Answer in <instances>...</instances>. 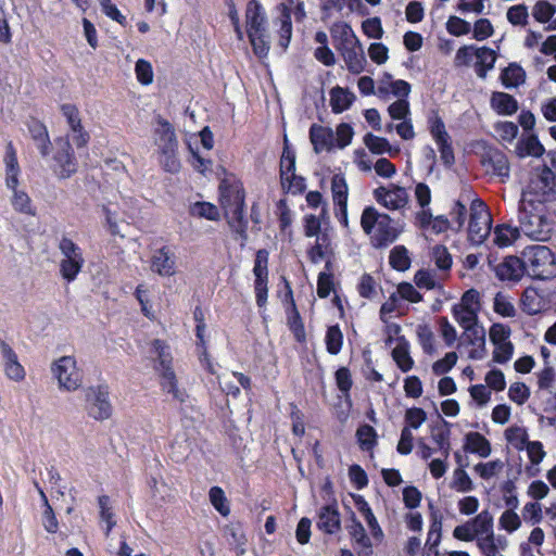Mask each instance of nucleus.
<instances>
[{
  "label": "nucleus",
  "mask_w": 556,
  "mask_h": 556,
  "mask_svg": "<svg viewBox=\"0 0 556 556\" xmlns=\"http://www.w3.org/2000/svg\"><path fill=\"white\" fill-rule=\"evenodd\" d=\"M220 205L229 227L242 240V244L248 239V219L244 216V189L240 182L223 181L219 187Z\"/></svg>",
  "instance_id": "1"
},
{
  "label": "nucleus",
  "mask_w": 556,
  "mask_h": 556,
  "mask_svg": "<svg viewBox=\"0 0 556 556\" xmlns=\"http://www.w3.org/2000/svg\"><path fill=\"white\" fill-rule=\"evenodd\" d=\"M363 231L375 248H386L393 243L402 229L388 214L380 213L374 206H366L361 216Z\"/></svg>",
  "instance_id": "2"
},
{
  "label": "nucleus",
  "mask_w": 556,
  "mask_h": 556,
  "mask_svg": "<svg viewBox=\"0 0 556 556\" xmlns=\"http://www.w3.org/2000/svg\"><path fill=\"white\" fill-rule=\"evenodd\" d=\"M150 353L155 355L154 369L160 375L162 390L177 402H185L187 394L178 388L176 374L173 369V355L169 345L160 339L151 342Z\"/></svg>",
  "instance_id": "3"
},
{
  "label": "nucleus",
  "mask_w": 556,
  "mask_h": 556,
  "mask_svg": "<svg viewBox=\"0 0 556 556\" xmlns=\"http://www.w3.org/2000/svg\"><path fill=\"white\" fill-rule=\"evenodd\" d=\"M526 271L533 278L549 279L556 277V257L545 245H532L522 252Z\"/></svg>",
  "instance_id": "4"
},
{
  "label": "nucleus",
  "mask_w": 556,
  "mask_h": 556,
  "mask_svg": "<svg viewBox=\"0 0 556 556\" xmlns=\"http://www.w3.org/2000/svg\"><path fill=\"white\" fill-rule=\"evenodd\" d=\"M51 372L58 380L59 389L76 391L83 384V372L72 355L61 356L51 364Z\"/></svg>",
  "instance_id": "5"
},
{
  "label": "nucleus",
  "mask_w": 556,
  "mask_h": 556,
  "mask_svg": "<svg viewBox=\"0 0 556 556\" xmlns=\"http://www.w3.org/2000/svg\"><path fill=\"white\" fill-rule=\"evenodd\" d=\"M61 252L60 275L68 283L73 282L85 264L81 249L70 238L63 237L59 242Z\"/></svg>",
  "instance_id": "6"
},
{
  "label": "nucleus",
  "mask_w": 556,
  "mask_h": 556,
  "mask_svg": "<svg viewBox=\"0 0 556 556\" xmlns=\"http://www.w3.org/2000/svg\"><path fill=\"white\" fill-rule=\"evenodd\" d=\"M522 194H527V198L539 203L554 200L556 198V176L554 172L547 166L539 168Z\"/></svg>",
  "instance_id": "7"
},
{
  "label": "nucleus",
  "mask_w": 556,
  "mask_h": 556,
  "mask_svg": "<svg viewBox=\"0 0 556 556\" xmlns=\"http://www.w3.org/2000/svg\"><path fill=\"white\" fill-rule=\"evenodd\" d=\"M340 50L349 72L359 74L365 70L366 56L363 47L349 25L343 26Z\"/></svg>",
  "instance_id": "8"
},
{
  "label": "nucleus",
  "mask_w": 556,
  "mask_h": 556,
  "mask_svg": "<svg viewBox=\"0 0 556 556\" xmlns=\"http://www.w3.org/2000/svg\"><path fill=\"white\" fill-rule=\"evenodd\" d=\"M521 305L529 315L555 309L556 289L529 287L522 293Z\"/></svg>",
  "instance_id": "9"
},
{
  "label": "nucleus",
  "mask_w": 556,
  "mask_h": 556,
  "mask_svg": "<svg viewBox=\"0 0 556 556\" xmlns=\"http://www.w3.org/2000/svg\"><path fill=\"white\" fill-rule=\"evenodd\" d=\"M480 311L479 292L475 289L467 290L460 301L452 306V315L455 321L463 328L478 326V313Z\"/></svg>",
  "instance_id": "10"
},
{
  "label": "nucleus",
  "mask_w": 556,
  "mask_h": 556,
  "mask_svg": "<svg viewBox=\"0 0 556 556\" xmlns=\"http://www.w3.org/2000/svg\"><path fill=\"white\" fill-rule=\"evenodd\" d=\"M470 220L468 227V239L475 245L483 243L491 231V215L485 204L475 199L470 205Z\"/></svg>",
  "instance_id": "11"
},
{
  "label": "nucleus",
  "mask_w": 556,
  "mask_h": 556,
  "mask_svg": "<svg viewBox=\"0 0 556 556\" xmlns=\"http://www.w3.org/2000/svg\"><path fill=\"white\" fill-rule=\"evenodd\" d=\"M106 386L89 387L85 390L86 409L96 420H105L112 415V405Z\"/></svg>",
  "instance_id": "12"
},
{
  "label": "nucleus",
  "mask_w": 556,
  "mask_h": 556,
  "mask_svg": "<svg viewBox=\"0 0 556 556\" xmlns=\"http://www.w3.org/2000/svg\"><path fill=\"white\" fill-rule=\"evenodd\" d=\"M534 200L527 198V194H522L519 203L518 220L520 224V230L526 236L540 240L542 230L543 218L540 213L534 212Z\"/></svg>",
  "instance_id": "13"
},
{
  "label": "nucleus",
  "mask_w": 556,
  "mask_h": 556,
  "mask_svg": "<svg viewBox=\"0 0 556 556\" xmlns=\"http://www.w3.org/2000/svg\"><path fill=\"white\" fill-rule=\"evenodd\" d=\"M372 195L378 204L390 211L404 208L408 203L406 189L394 184L376 188Z\"/></svg>",
  "instance_id": "14"
},
{
  "label": "nucleus",
  "mask_w": 556,
  "mask_h": 556,
  "mask_svg": "<svg viewBox=\"0 0 556 556\" xmlns=\"http://www.w3.org/2000/svg\"><path fill=\"white\" fill-rule=\"evenodd\" d=\"M58 151L54 154V173L60 178L71 177L77 169L76 160L73 153V149L67 138H59L55 140Z\"/></svg>",
  "instance_id": "15"
},
{
  "label": "nucleus",
  "mask_w": 556,
  "mask_h": 556,
  "mask_svg": "<svg viewBox=\"0 0 556 556\" xmlns=\"http://www.w3.org/2000/svg\"><path fill=\"white\" fill-rule=\"evenodd\" d=\"M331 197L336 217L342 226L348 227L349 186L344 176L341 174H336L331 178Z\"/></svg>",
  "instance_id": "16"
},
{
  "label": "nucleus",
  "mask_w": 556,
  "mask_h": 556,
  "mask_svg": "<svg viewBox=\"0 0 556 556\" xmlns=\"http://www.w3.org/2000/svg\"><path fill=\"white\" fill-rule=\"evenodd\" d=\"M460 346L468 349V357L482 359L485 355V330L481 325L463 329Z\"/></svg>",
  "instance_id": "17"
},
{
  "label": "nucleus",
  "mask_w": 556,
  "mask_h": 556,
  "mask_svg": "<svg viewBox=\"0 0 556 556\" xmlns=\"http://www.w3.org/2000/svg\"><path fill=\"white\" fill-rule=\"evenodd\" d=\"M280 177L282 186L286 187L288 185V189L293 193L303 190L304 180L295 175V155L287 148L280 160Z\"/></svg>",
  "instance_id": "18"
},
{
  "label": "nucleus",
  "mask_w": 556,
  "mask_h": 556,
  "mask_svg": "<svg viewBox=\"0 0 556 556\" xmlns=\"http://www.w3.org/2000/svg\"><path fill=\"white\" fill-rule=\"evenodd\" d=\"M150 268L162 277L174 276L177 269L175 253L168 247H162L153 251Z\"/></svg>",
  "instance_id": "19"
},
{
  "label": "nucleus",
  "mask_w": 556,
  "mask_h": 556,
  "mask_svg": "<svg viewBox=\"0 0 556 556\" xmlns=\"http://www.w3.org/2000/svg\"><path fill=\"white\" fill-rule=\"evenodd\" d=\"M61 112L66 118L67 125L72 132V140L77 148H81L87 144L89 135L84 130L78 109L74 104L61 105Z\"/></svg>",
  "instance_id": "20"
},
{
  "label": "nucleus",
  "mask_w": 556,
  "mask_h": 556,
  "mask_svg": "<svg viewBox=\"0 0 556 556\" xmlns=\"http://www.w3.org/2000/svg\"><path fill=\"white\" fill-rule=\"evenodd\" d=\"M481 163L488 173L506 179L509 177V163L507 156L500 150L489 148L482 154Z\"/></svg>",
  "instance_id": "21"
},
{
  "label": "nucleus",
  "mask_w": 556,
  "mask_h": 556,
  "mask_svg": "<svg viewBox=\"0 0 556 556\" xmlns=\"http://www.w3.org/2000/svg\"><path fill=\"white\" fill-rule=\"evenodd\" d=\"M155 134V144L157 147L159 153L177 151L178 150V140L176 137L175 129L173 125L166 119L159 117L157 126L154 130Z\"/></svg>",
  "instance_id": "22"
},
{
  "label": "nucleus",
  "mask_w": 556,
  "mask_h": 556,
  "mask_svg": "<svg viewBox=\"0 0 556 556\" xmlns=\"http://www.w3.org/2000/svg\"><path fill=\"white\" fill-rule=\"evenodd\" d=\"M526 273L523 257L507 256L495 267V275L502 281L518 282Z\"/></svg>",
  "instance_id": "23"
},
{
  "label": "nucleus",
  "mask_w": 556,
  "mask_h": 556,
  "mask_svg": "<svg viewBox=\"0 0 556 556\" xmlns=\"http://www.w3.org/2000/svg\"><path fill=\"white\" fill-rule=\"evenodd\" d=\"M0 353L4 362V375L10 380L16 382L24 380L26 376L25 369L20 364L16 353L4 341H0Z\"/></svg>",
  "instance_id": "24"
},
{
  "label": "nucleus",
  "mask_w": 556,
  "mask_h": 556,
  "mask_svg": "<svg viewBox=\"0 0 556 556\" xmlns=\"http://www.w3.org/2000/svg\"><path fill=\"white\" fill-rule=\"evenodd\" d=\"M309 140L316 153L330 151L334 147V131L318 124H313L309 128Z\"/></svg>",
  "instance_id": "25"
},
{
  "label": "nucleus",
  "mask_w": 556,
  "mask_h": 556,
  "mask_svg": "<svg viewBox=\"0 0 556 556\" xmlns=\"http://www.w3.org/2000/svg\"><path fill=\"white\" fill-rule=\"evenodd\" d=\"M4 163V184L8 190L15 189L20 185L21 168L18 165L16 152L12 144H8Z\"/></svg>",
  "instance_id": "26"
},
{
  "label": "nucleus",
  "mask_w": 556,
  "mask_h": 556,
  "mask_svg": "<svg viewBox=\"0 0 556 556\" xmlns=\"http://www.w3.org/2000/svg\"><path fill=\"white\" fill-rule=\"evenodd\" d=\"M311 262L317 264L321 261H326V269L330 270V255L332 254V248L330 239L327 233H320L316 237L315 244L307 252Z\"/></svg>",
  "instance_id": "27"
},
{
  "label": "nucleus",
  "mask_w": 556,
  "mask_h": 556,
  "mask_svg": "<svg viewBox=\"0 0 556 556\" xmlns=\"http://www.w3.org/2000/svg\"><path fill=\"white\" fill-rule=\"evenodd\" d=\"M247 31L254 33V31H263L266 29V15L265 12L256 0L249 1L247 5Z\"/></svg>",
  "instance_id": "28"
},
{
  "label": "nucleus",
  "mask_w": 556,
  "mask_h": 556,
  "mask_svg": "<svg viewBox=\"0 0 556 556\" xmlns=\"http://www.w3.org/2000/svg\"><path fill=\"white\" fill-rule=\"evenodd\" d=\"M317 527L328 534H333L340 529V514L336 505H326L320 508Z\"/></svg>",
  "instance_id": "29"
},
{
  "label": "nucleus",
  "mask_w": 556,
  "mask_h": 556,
  "mask_svg": "<svg viewBox=\"0 0 556 556\" xmlns=\"http://www.w3.org/2000/svg\"><path fill=\"white\" fill-rule=\"evenodd\" d=\"M28 131L40 154L42 156L49 155L51 141L47 127L41 122L31 119L28 123Z\"/></svg>",
  "instance_id": "30"
},
{
  "label": "nucleus",
  "mask_w": 556,
  "mask_h": 556,
  "mask_svg": "<svg viewBox=\"0 0 556 556\" xmlns=\"http://www.w3.org/2000/svg\"><path fill=\"white\" fill-rule=\"evenodd\" d=\"M225 538L237 556H243L247 552L248 539L240 523H232L225 528Z\"/></svg>",
  "instance_id": "31"
},
{
  "label": "nucleus",
  "mask_w": 556,
  "mask_h": 556,
  "mask_svg": "<svg viewBox=\"0 0 556 556\" xmlns=\"http://www.w3.org/2000/svg\"><path fill=\"white\" fill-rule=\"evenodd\" d=\"M464 450L482 458L489 457L492 452L490 441L479 432H468L465 435Z\"/></svg>",
  "instance_id": "32"
},
{
  "label": "nucleus",
  "mask_w": 556,
  "mask_h": 556,
  "mask_svg": "<svg viewBox=\"0 0 556 556\" xmlns=\"http://www.w3.org/2000/svg\"><path fill=\"white\" fill-rule=\"evenodd\" d=\"M491 108L500 115L510 116L518 111L517 100L501 91H494L490 99Z\"/></svg>",
  "instance_id": "33"
},
{
  "label": "nucleus",
  "mask_w": 556,
  "mask_h": 556,
  "mask_svg": "<svg viewBox=\"0 0 556 556\" xmlns=\"http://www.w3.org/2000/svg\"><path fill=\"white\" fill-rule=\"evenodd\" d=\"M10 204L12 208L23 215L27 216H35L36 215V207L33 204V201L28 193L16 187L15 189H10Z\"/></svg>",
  "instance_id": "34"
},
{
  "label": "nucleus",
  "mask_w": 556,
  "mask_h": 556,
  "mask_svg": "<svg viewBox=\"0 0 556 556\" xmlns=\"http://www.w3.org/2000/svg\"><path fill=\"white\" fill-rule=\"evenodd\" d=\"M395 341L396 344L392 350V358L403 372H407L414 366V359L409 353V343L404 337H399Z\"/></svg>",
  "instance_id": "35"
},
{
  "label": "nucleus",
  "mask_w": 556,
  "mask_h": 556,
  "mask_svg": "<svg viewBox=\"0 0 556 556\" xmlns=\"http://www.w3.org/2000/svg\"><path fill=\"white\" fill-rule=\"evenodd\" d=\"M545 149L535 135H528L518 140L516 144V154L520 157L533 156L540 157Z\"/></svg>",
  "instance_id": "36"
},
{
  "label": "nucleus",
  "mask_w": 556,
  "mask_h": 556,
  "mask_svg": "<svg viewBox=\"0 0 556 556\" xmlns=\"http://www.w3.org/2000/svg\"><path fill=\"white\" fill-rule=\"evenodd\" d=\"M450 426V422L443 420L441 425L431 427V439L445 458H448L451 451Z\"/></svg>",
  "instance_id": "37"
},
{
  "label": "nucleus",
  "mask_w": 556,
  "mask_h": 556,
  "mask_svg": "<svg viewBox=\"0 0 556 556\" xmlns=\"http://www.w3.org/2000/svg\"><path fill=\"white\" fill-rule=\"evenodd\" d=\"M354 100V93L348 89L337 86L330 90V106L336 114H340L350 109Z\"/></svg>",
  "instance_id": "38"
},
{
  "label": "nucleus",
  "mask_w": 556,
  "mask_h": 556,
  "mask_svg": "<svg viewBox=\"0 0 556 556\" xmlns=\"http://www.w3.org/2000/svg\"><path fill=\"white\" fill-rule=\"evenodd\" d=\"M496 62V53L493 49L488 47L478 48V53L475 63V70L478 77L484 79L489 71L494 67Z\"/></svg>",
  "instance_id": "39"
},
{
  "label": "nucleus",
  "mask_w": 556,
  "mask_h": 556,
  "mask_svg": "<svg viewBox=\"0 0 556 556\" xmlns=\"http://www.w3.org/2000/svg\"><path fill=\"white\" fill-rule=\"evenodd\" d=\"M431 262L440 271L441 277L445 278L452 267L453 258L446 247L438 244L431 250Z\"/></svg>",
  "instance_id": "40"
},
{
  "label": "nucleus",
  "mask_w": 556,
  "mask_h": 556,
  "mask_svg": "<svg viewBox=\"0 0 556 556\" xmlns=\"http://www.w3.org/2000/svg\"><path fill=\"white\" fill-rule=\"evenodd\" d=\"M470 526L476 539L492 534L494 532L493 516L489 510H482L475 518L470 519Z\"/></svg>",
  "instance_id": "41"
},
{
  "label": "nucleus",
  "mask_w": 556,
  "mask_h": 556,
  "mask_svg": "<svg viewBox=\"0 0 556 556\" xmlns=\"http://www.w3.org/2000/svg\"><path fill=\"white\" fill-rule=\"evenodd\" d=\"M364 144L369 149L371 153L379 155L384 153L395 155L400 151L399 148L392 149L390 142L386 138L375 136L370 132L364 136Z\"/></svg>",
  "instance_id": "42"
},
{
  "label": "nucleus",
  "mask_w": 556,
  "mask_h": 556,
  "mask_svg": "<svg viewBox=\"0 0 556 556\" xmlns=\"http://www.w3.org/2000/svg\"><path fill=\"white\" fill-rule=\"evenodd\" d=\"M350 535L355 543L356 547L359 549H364V555L368 556L371 554V541L369 536L366 534L365 528L363 525L353 520L352 525L349 528Z\"/></svg>",
  "instance_id": "43"
},
{
  "label": "nucleus",
  "mask_w": 556,
  "mask_h": 556,
  "mask_svg": "<svg viewBox=\"0 0 556 556\" xmlns=\"http://www.w3.org/2000/svg\"><path fill=\"white\" fill-rule=\"evenodd\" d=\"M526 73L521 66L516 63L509 64L506 68L503 70L501 74L502 84L506 88L518 87L519 85L525 83Z\"/></svg>",
  "instance_id": "44"
},
{
  "label": "nucleus",
  "mask_w": 556,
  "mask_h": 556,
  "mask_svg": "<svg viewBox=\"0 0 556 556\" xmlns=\"http://www.w3.org/2000/svg\"><path fill=\"white\" fill-rule=\"evenodd\" d=\"M519 237V229L508 225H501L494 229L493 242L500 248L513 244Z\"/></svg>",
  "instance_id": "45"
},
{
  "label": "nucleus",
  "mask_w": 556,
  "mask_h": 556,
  "mask_svg": "<svg viewBox=\"0 0 556 556\" xmlns=\"http://www.w3.org/2000/svg\"><path fill=\"white\" fill-rule=\"evenodd\" d=\"M98 504L100 508V519L105 523V535L109 536L110 532L116 525V521L114 519L113 506L108 495L99 496Z\"/></svg>",
  "instance_id": "46"
},
{
  "label": "nucleus",
  "mask_w": 556,
  "mask_h": 556,
  "mask_svg": "<svg viewBox=\"0 0 556 556\" xmlns=\"http://www.w3.org/2000/svg\"><path fill=\"white\" fill-rule=\"evenodd\" d=\"M466 465H460L453 471L451 488L457 492L467 493L473 490V482L465 470Z\"/></svg>",
  "instance_id": "47"
},
{
  "label": "nucleus",
  "mask_w": 556,
  "mask_h": 556,
  "mask_svg": "<svg viewBox=\"0 0 556 556\" xmlns=\"http://www.w3.org/2000/svg\"><path fill=\"white\" fill-rule=\"evenodd\" d=\"M248 36L254 53L258 58L267 56L270 48L267 30L249 33Z\"/></svg>",
  "instance_id": "48"
},
{
  "label": "nucleus",
  "mask_w": 556,
  "mask_h": 556,
  "mask_svg": "<svg viewBox=\"0 0 556 556\" xmlns=\"http://www.w3.org/2000/svg\"><path fill=\"white\" fill-rule=\"evenodd\" d=\"M443 278L441 274L437 275L431 270L420 269L415 274V283L418 288L433 290L441 286Z\"/></svg>",
  "instance_id": "49"
},
{
  "label": "nucleus",
  "mask_w": 556,
  "mask_h": 556,
  "mask_svg": "<svg viewBox=\"0 0 556 556\" xmlns=\"http://www.w3.org/2000/svg\"><path fill=\"white\" fill-rule=\"evenodd\" d=\"M210 502L213 507L224 517L230 514L229 502L225 492L219 486H212L208 492Z\"/></svg>",
  "instance_id": "50"
},
{
  "label": "nucleus",
  "mask_w": 556,
  "mask_h": 556,
  "mask_svg": "<svg viewBox=\"0 0 556 556\" xmlns=\"http://www.w3.org/2000/svg\"><path fill=\"white\" fill-rule=\"evenodd\" d=\"M325 342L329 354L337 355L340 353L343 344V334L338 325L328 328Z\"/></svg>",
  "instance_id": "51"
},
{
  "label": "nucleus",
  "mask_w": 556,
  "mask_h": 556,
  "mask_svg": "<svg viewBox=\"0 0 556 556\" xmlns=\"http://www.w3.org/2000/svg\"><path fill=\"white\" fill-rule=\"evenodd\" d=\"M356 438L363 451H370L377 444V432L369 425H362L356 431Z\"/></svg>",
  "instance_id": "52"
},
{
  "label": "nucleus",
  "mask_w": 556,
  "mask_h": 556,
  "mask_svg": "<svg viewBox=\"0 0 556 556\" xmlns=\"http://www.w3.org/2000/svg\"><path fill=\"white\" fill-rule=\"evenodd\" d=\"M505 438L516 450L522 451L528 444V433L523 427L513 426L505 430Z\"/></svg>",
  "instance_id": "53"
},
{
  "label": "nucleus",
  "mask_w": 556,
  "mask_h": 556,
  "mask_svg": "<svg viewBox=\"0 0 556 556\" xmlns=\"http://www.w3.org/2000/svg\"><path fill=\"white\" fill-rule=\"evenodd\" d=\"M504 468V463L501 459H494L488 463H478L473 470L483 480H490L497 476Z\"/></svg>",
  "instance_id": "54"
},
{
  "label": "nucleus",
  "mask_w": 556,
  "mask_h": 556,
  "mask_svg": "<svg viewBox=\"0 0 556 556\" xmlns=\"http://www.w3.org/2000/svg\"><path fill=\"white\" fill-rule=\"evenodd\" d=\"M390 265L399 270L405 271L410 266V258L408 256V252L403 245H397L392 249L390 252Z\"/></svg>",
  "instance_id": "55"
},
{
  "label": "nucleus",
  "mask_w": 556,
  "mask_h": 556,
  "mask_svg": "<svg viewBox=\"0 0 556 556\" xmlns=\"http://www.w3.org/2000/svg\"><path fill=\"white\" fill-rule=\"evenodd\" d=\"M427 420V413L419 407H410L406 409L404 415L405 426L404 428H408L412 430L419 429L422 424Z\"/></svg>",
  "instance_id": "56"
},
{
  "label": "nucleus",
  "mask_w": 556,
  "mask_h": 556,
  "mask_svg": "<svg viewBox=\"0 0 556 556\" xmlns=\"http://www.w3.org/2000/svg\"><path fill=\"white\" fill-rule=\"evenodd\" d=\"M190 213L197 217H203L208 220H217L219 218V211L217 206L208 202H197L191 208Z\"/></svg>",
  "instance_id": "57"
},
{
  "label": "nucleus",
  "mask_w": 556,
  "mask_h": 556,
  "mask_svg": "<svg viewBox=\"0 0 556 556\" xmlns=\"http://www.w3.org/2000/svg\"><path fill=\"white\" fill-rule=\"evenodd\" d=\"M506 17L514 26H526L529 18L528 8L525 4L513 5L507 10Z\"/></svg>",
  "instance_id": "58"
},
{
  "label": "nucleus",
  "mask_w": 556,
  "mask_h": 556,
  "mask_svg": "<svg viewBox=\"0 0 556 556\" xmlns=\"http://www.w3.org/2000/svg\"><path fill=\"white\" fill-rule=\"evenodd\" d=\"M416 333L424 352L431 354L434 351V334L430 327L428 325H418Z\"/></svg>",
  "instance_id": "59"
},
{
  "label": "nucleus",
  "mask_w": 556,
  "mask_h": 556,
  "mask_svg": "<svg viewBox=\"0 0 556 556\" xmlns=\"http://www.w3.org/2000/svg\"><path fill=\"white\" fill-rule=\"evenodd\" d=\"M281 10V14L283 15L286 11L289 13V17L291 15L294 16L296 22H302L306 17L304 1L302 0H288L279 5Z\"/></svg>",
  "instance_id": "60"
},
{
  "label": "nucleus",
  "mask_w": 556,
  "mask_h": 556,
  "mask_svg": "<svg viewBox=\"0 0 556 556\" xmlns=\"http://www.w3.org/2000/svg\"><path fill=\"white\" fill-rule=\"evenodd\" d=\"M555 13L556 5L544 0L538 1L532 9L533 17L540 23L548 22Z\"/></svg>",
  "instance_id": "61"
},
{
  "label": "nucleus",
  "mask_w": 556,
  "mask_h": 556,
  "mask_svg": "<svg viewBox=\"0 0 556 556\" xmlns=\"http://www.w3.org/2000/svg\"><path fill=\"white\" fill-rule=\"evenodd\" d=\"M429 130L435 144L451 140V137L445 129V125L439 116L430 118Z\"/></svg>",
  "instance_id": "62"
},
{
  "label": "nucleus",
  "mask_w": 556,
  "mask_h": 556,
  "mask_svg": "<svg viewBox=\"0 0 556 556\" xmlns=\"http://www.w3.org/2000/svg\"><path fill=\"white\" fill-rule=\"evenodd\" d=\"M498 525L502 529L511 533L520 528L521 519L513 509H506L502 513Z\"/></svg>",
  "instance_id": "63"
},
{
  "label": "nucleus",
  "mask_w": 556,
  "mask_h": 556,
  "mask_svg": "<svg viewBox=\"0 0 556 556\" xmlns=\"http://www.w3.org/2000/svg\"><path fill=\"white\" fill-rule=\"evenodd\" d=\"M494 312L503 317H514L516 315V308L509 299L503 293H497L494 298L493 304Z\"/></svg>",
  "instance_id": "64"
}]
</instances>
